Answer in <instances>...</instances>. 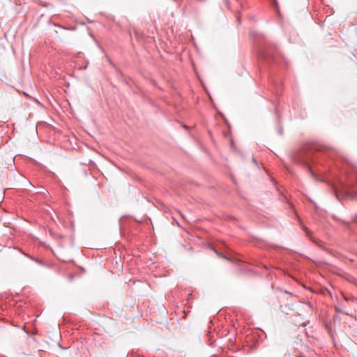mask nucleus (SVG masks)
Masks as SVG:
<instances>
[{
  "mask_svg": "<svg viewBox=\"0 0 357 357\" xmlns=\"http://www.w3.org/2000/svg\"><path fill=\"white\" fill-rule=\"evenodd\" d=\"M285 293H286V294H291V295H292V294H291V293H290L289 291H285Z\"/></svg>",
  "mask_w": 357,
  "mask_h": 357,
  "instance_id": "nucleus-11",
  "label": "nucleus"
},
{
  "mask_svg": "<svg viewBox=\"0 0 357 357\" xmlns=\"http://www.w3.org/2000/svg\"><path fill=\"white\" fill-rule=\"evenodd\" d=\"M351 300L354 301V300H356V298H355L354 297H352V298H351Z\"/></svg>",
  "mask_w": 357,
  "mask_h": 357,
  "instance_id": "nucleus-12",
  "label": "nucleus"
},
{
  "mask_svg": "<svg viewBox=\"0 0 357 357\" xmlns=\"http://www.w3.org/2000/svg\"><path fill=\"white\" fill-rule=\"evenodd\" d=\"M335 195L336 197L337 198L338 197V192H337V190L335 191Z\"/></svg>",
  "mask_w": 357,
  "mask_h": 357,
  "instance_id": "nucleus-8",
  "label": "nucleus"
},
{
  "mask_svg": "<svg viewBox=\"0 0 357 357\" xmlns=\"http://www.w3.org/2000/svg\"><path fill=\"white\" fill-rule=\"evenodd\" d=\"M34 261L36 262L38 264H40V265H43L44 264L43 261H41L40 259H38L37 258L34 259Z\"/></svg>",
  "mask_w": 357,
  "mask_h": 357,
  "instance_id": "nucleus-5",
  "label": "nucleus"
},
{
  "mask_svg": "<svg viewBox=\"0 0 357 357\" xmlns=\"http://www.w3.org/2000/svg\"><path fill=\"white\" fill-rule=\"evenodd\" d=\"M335 310L339 312H341V313H344L345 314H347V312H344L343 311H342L340 309H339L337 307H335Z\"/></svg>",
  "mask_w": 357,
  "mask_h": 357,
  "instance_id": "nucleus-7",
  "label": "nucleus"
},
{
  "mask_svg": "<svg viewBox=\"0 0 357 357\" xmlns=\"http://www.w3.org/2000/svg\"><path fill=\"white\" fill-rule=\"evenodd\" d=\"M24 255L26 256L27 257H29V259H31V260L34 261V259H35L34 257L31 256V255H29L28 254H24Z\"/></svg>",
  "mask_w": 357,
  "mask_h": 357,
  "instance_id": "nucleus-6",
  "label": "nucleus"
},
{
  "mask_svg": "<svg viewBox=\"0 0 357 357\" xmlns=\"http://www.w3.org/2000/svg\"><path fill=\"white\" fill-rule=\"evenodd\" d=\"M210 248L214 252V250H216L213 245L210 246Z\"/></svg>",
  "mask_w": 357,
  "mask_h": 357,
  "instance_id": "nucleus-9",
  "label": "nucleus"
},
{
  "mask_svg": "<svg viewBox=\"0 0 357 357\" xmlns=\"http://www.w3.org/2000/svg\"><path fill=\"white\" fill-rule=\"evenodd\" d=\"M293 160L295 162L302 164V165H304L305 166L307 167L312 177L314 180L317 181L315 174L313 172L312 169L310 167L309 160L307 157L303 156V155H298L294 156Z\"/></svg>",
  "mask_w": 357,
  "mask_h": 357,
  "instance_id": "nucleus-2",
  "label": "nucleus"
},
{
  "mask_svg": "<svg viewBox=\"0 0 357 357\" xmlns=\"http://www.w3.org/2000/svg\"><path fill=\"white\" fill-rule=\"evenodd\" d=\"M214 252L220 258H222V259H227V260H230L229 257H227V256H225L222 253L218 252L217 250H214Z\"/></svg>",
  "mask_w": 357,
  "mask_h": 357,
  "instance_id": "nucleus-4",
  "label": "nucleus"
},
{
  "mask_svg": "<svg viewBox=\"0 0 357 357\" xmlns=\"http://www.w3.org/2000/svg\"><path fill=\"white\" fill-rule=\"evenodd\" d=\"M260 55L264 59L272 60L275 61V53L273 52V50L268 47H264L260 50Z\"/></svg>",
  "mask_w": 357,
  "mask_h": 357,
  "instance_id": "nucleus-3",
  "label": "nucleus"
},
{
  "mask_svg": "<svg viewBox=\"0 0 357 357\" xmlns=\"http://www.w3.org/2000/svg\"><path fill=\"white\" fill-rule=\"evenodd\" d=\"M252 160H253V162H255V163H256V164H257V161H256V160H255V158H252Z\"/></svg>",
  "mask_w": 357,
  "mask_h": 357,
  "instance_id": "nucleus-10",
  "label": "nucleus"
},
{
  "mask_svg": "<svg viewBox=\"0 0 357 357\" xmlns=\"http://www.w3.org/2000/svg\"><path fill=\"white\" fill-rule=\"evenodd\" d=\"M340 192L348 198H357V172L349 176L347 182L342 184Z\"/></svg>",
  "mask_w": 357,
  "mask_h": 357,
  "instance_id": "nucleus-1",
  "label": "nucleus"
}]
</instances>
